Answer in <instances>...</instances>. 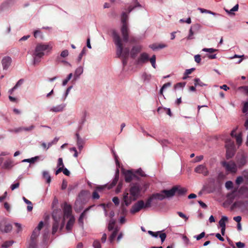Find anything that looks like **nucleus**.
<instances>
[{"label":"nucleus","mask_w":248,"mask_h":248,"mask_svg":"<svg viewBox=\"0 0 248 248\" xmlns=\"http://www.w3.org/2000/svg\"><path fill=\"white\" fill-rule=\"evenodd\" d=\"M113 41L116 46V55L118 57L123 58V63L125 66L127 62V59L129 55V47H124L122 40L119 34L115 31L112 33Z\"/></svg>","instance_id":"f257e3e1"},{"label":"nucleus","mask_w":248,"mask_h":248,"mask_svg":"<svg viewBox=\"0 0 248 248\" xmlns=\"http://www.w3.org/2000/svg\"><path fill=\"white\" fill-rule=\"evenodd\" d=\"M140 189L138 185H134L132 186L130 189V196L127 191H125L123 194V202L122 203L121 207L123 214L126 212L124 206H126L129 205L133 201H136L138 198L140 194Z\"/></svg>","instance_id":"f03ea898"},{"label":"nucleus","mask_w":248,"mask_h":248,"mask_svg":"<svg viewBox=\"0 0 248 248\" xmlns=\"http://www.w3.org/2000/svg\"><path fill=\"white\" fill-rule=\"evenodd\" d=\"M51 49V47L48 45L44 44H38L36 46L35 51L33 54L34 64H36L40 62V59L45 55V51L50 50Z\"/></svg>","instance_id":"7ed1b4c3"},{"label":"nucleus","mask_w":248,"mask_h":248,"mask_svg":"<svg viewBox=\"0 0 248 248\" xmlns=\"http://www.w3.org/2000/svg\"><path fill=\"white\" fill-rule=\"evenodd\" d=\"M128 15L126 12H123L121 16L122 26L121 28V32L124 42H127L129 38V29L127 23Z\"/></svg>","instance_id":"20e7f679"},{"label":"nucleus","mask_w":248,"mask_h":248,"mask_svg":"<svg viewBox=\"0 0 248 248\" xmlns=\"http://www.w3.org/2000/svg\"><path fill=\"white\" fill-rule=\"evenodd\" d=\"M62 214L61 211H53L52 217L54 220L52 225V234H55L58 231L59 227L60 222L62 220Z\"/></svg>","instance_id":"39448f33"},{"label":"nucleus","mask_w":248,"mask_h":248,"mask_svg":"<svg viewBox=\"0 0 248 248\" xmlns=\"http://www.w3.org/2000/svg\"><path fill=\"white\" fill-rule=\"evenodd\" d=\"M221 164L226 170L231 172H235L237 170V167L234 162L231 161L229 162L223 161Z\"/></svg>","instance_id":"423d86ee"},{"label":"nucleus","mask_w":248,"mask_h":248,"mask_svg":"<svg viewBox=\"0 0 248 248\" xmlns=\"http://www.w3.org/2000/svg\"><path fill=\"white\" fill-rule=\"evenodd\" d=\"M143 208H145L144 202L142 200H140L132 206L130 212L131 214H134Z\"/></svg>","instance_id":"0eeeda50"},{"label":"nucleus","mask_w":248,"mask_h":248,"mask_svg":"<svg viewBox=\"0 0 248 248\" xmlns=\"http://www.w3.org/2000/svg\"><path fill=\"white\" fill-rule=\"evenodd\" d=\"M123 173L124 175L125 181L127 183L130 182L134 178H137L136 174L131 170H126Z\"/></svg>","instance_id":"6e6552de"},{"label":"nucleus","mask_w":248,"mask_h":248,"mask_svg":"<svg viewBox=\"0 0 248 248\" xmlns=\"http://www.w3.org/2000/svg\"><path fill=\"white\" fill-rule=\"evenodd\" d=\"M195 172L198 173L202 174L204 176H207L209 174L207 168L204 165H200L194 169Z\"/></svg>","instance_id":"1a4fd4ad"},{"label":"nucleus","mask_w":248,"mask_h":248,"mask_svg":"<svg viewBox=\"0 0 248 248\" xmlns=\"http://www.w3.org/2000/svg\"><path fill=\"white\" fill-rule=\"evenodd\" d=\"M149 60V55L146 53H141L136 61L138 64H143L147 62Z\"/></svg>","instance_id":"9d476101"},{"label":"nucleus","mask_w":248,"mask_h":248,"mask_svg":"<svg viewBox=\"0 0 248 248\" xmlns=\"http://www.w3.org/2000/svg\"><path fill=\"white\" fill-rule=\"evenodd\" d=\"M12 62V59L9 56H5L3 58L1 61V63L3 69H7L10 66Z\"/></svg>","instance_id":"9b49d317"},{"label":"nucleus","mask_w":248,"mask_h":248,"mask_svg":"<svg viewBox=\"0 0 248 248\" xmlns=\"http://www.w3.org/2000/svg\"><path fill=\"white\" fill-rule=\"evenodd\" d=\"M63 210L64 217H71L72 213V207L70 205L68 204L66 202H65L64 203Z\"/></svg>","instance_id":"f8f14e48"},{"label":"nucleus","mask_w":248,"mask_h":248,"mask_svg":"<svg viewBox=\"0 0 248 248\" xmlns=\"http://www.w3.org/2000/svg\"><path fill=\"white\" fill-rule=\"evenodd\" d=\"M141 50V46H134L130 51L131 57L135 59L137 57L138 53L140 52Z\"/></svg>","instance_id":"ddd939ff"},{"label":"nucleus","mask_w":248,"mask_h":248,"mask_svg":"<svg viewBox=\"0 0 248 248\" xmlns=\"http://www.w3.org/2000/svg\"><path fill=\"white\" fill-rule=\"evenodd\" d=\"M176 189V187L173 186L170 190H162V192L164 193L165 198H169L173 197L175 194V190Z\"/></svg>","instance_id":"4468645a"},{"label":"nucleus","mask_w":248,"mask_h":248,"mask_svg":"<svg viewBox=\"0 0 248 248\" xmlns=\"http://www.w3.org/2000/svg\"><path fill=\"white\" fill-rule=\"evenodd\" d=\"M65 107L66 104H62L61 105L51 108L49 109V111L56 113L61 112L64 109Z\"/></svg>","instance_id":"2eb2a0df"},{"label":"nucleus","mask_w":248,"mask_h":248,"mask_svg":"<svg viewBox=\"0 0 248 248\" xmlns=\"http://www.w3.org/2000/svg\"><path fill=\"white\" fill-rule=\"evenodd\" d=\"M119 178V170L118 169L117 170L115 176L114 178L113 179L112 182L109 185H108V189H111L113 186H114L117 183Z\"/></svg>","instance_id":"dca6fc26"},{"label":"nucleus","mask_w":248,"mask_h":248,"mask_svg":"<svg viewBox=\"0 0 248 248\" xmlns=\"http://www.w3.org/2000/svg\"><path fill=\"white\" fill-rule=\"evenodd\" d=\"M173 187H176L177 189L175 190V194L176 193L177 195H184L187 191V189L186 188L182 187L180 186H175Z\"/></svg>","instance_id":"f3484780"},{"label":"nucleus","mask_w":248,"mask_h":248,"mask_svg":"<svg viewBox=\"0 0 248 248\" xmlns=\"http://www.w3.org/2000/svg\"><path fill=\"white\" fill-rule=\"evenodd\" d=\"M14 166V161L11 159H8L6 160L3 165V168L5 169L10 170Z\"/></svg>","instance_id":"a211bd4d"},{"label":"nucleus","mask_w":248,"mask_h":248,"mask_svg":"<svg viewBox=\"0 0 248 248\" xmlns=\"http://www.w3.org/2000/svg\"><path fill=\"white\" fill-rule=\"evenodd\" d=\"M76 136L77 138V145L78 146V148L79 150H81L83 147L84 141L83 140L79 137V135L78 133H76Z\"/></svg>","instance_id":"6ab92c4d"},{"label":"nucleus","mask_w":248,"mask_h":248,"mask_svg":"<svg viewBox=\"0 0 248 248\" xmlns=\"http://www.w3.org/2000/svg\"><path fill=\"white\" fill-rule=\"evenodd\" d=\"M91 207H89L87 208H86L80 215L79 218H78V223L83 226V219L85 217L86 213L89 210Z\"/></svg>","instance_id":"aec40b11"},{"label":"nucleus","mask_w":248,"mask_h":248,"mask_svg":"<svg viewBox=\"0 0 248 248\" xmlns=\"http://www.w3.org/2000/svg\"><path fill=\"white\" fill-rule=\"evenodd\" d=\"M74 222H75L74 217H71L66 224V229L68 231H70L71 230L72 228L74 223Z\"/></svg>","instance_id":"412c9836"},{"label":"nucleus","mask_w":248,"mask_h":248,"mask_svg":"<svg viewBox=\"0 0 248 248\" xmlns=\"http://www.w3.org/2000/svg\"><path fill=\"white\" fill-rule=\"evenodd\" d=\"M152 196L153 199H157L160 201L163 200L165 198L164 193H163L162 192V191H161L160 193H156L153 194Z\"/></svg>","instance_id":"4be33fe9"},{"label":"nucleus","mask_w":248,"mask_h":248,"mask_svg":"<svg viewBox=\"0 0 248 248\" xmlns=\"http://www.w3.org/2000/svg\"><path fill=\"white\" fill-rule=\"evenodd\" d=\"M167 46L165 44H154L149 46V47L153 50H156L158 49H162L166 47Z\"/></svg>","instance_id":"5701e85b"},{"label":"nucleus","mask_w":248,"mask_h":248,"mask_svg":"<svg viewBox=\"0 0 248 248\" xmlns=\"http://www.w3.org/2000/svg\"><path fill=\"white\" fill-rule=\"evenodd\" d=\"M12 229V226L11 225L8 224H6L3 227L1 226L0 227V230L2 232H10Z\"/></svg>","instance_id":"b1692460"},{"label":"nucleus","mask_w":248,"mask_h":248,"mask_svg":"<svg viewBox=\"0 0 248 248\" xmlns=\"http://www.w3.org/2000/svg\"><path fill=\"white\" fill-rule=\"evenodd\" d=\"M234 148L232 149H226V158L229 159L231 158L234 155Z\"/></svg>","instance_id":"393cba45"},{"label":"nucleus","mask_w":248,"mask_h":248,"mask_svg":"<svg viewBox=\"0 0 248 248\" xmlns=\"http://www.w3.org/2000/svg\"><path fill=\"white\" fill-rule=\"evenodd\" d=\"M225 147L226 149H231L234 148V142L230 139L227 140L226 141Z\"/></svg>","instance_id":"a878e982"},{"label":"nucleus","mask_w":248,"mask_h":248,"mask_svg":"<svg viewBox=\"0 0 248 248\" xmlns=\"http://www.w3.org/2000/svg\"><path fill=\"white\" fill-rule=\"evenodd\" d=\"M228 218L226 216H223L219 221V225L220 227H226L225 222L228 221Z\"/></svg>","instance_id":"bb28decb"},{"label":"nucleus","mask_w":248,"mask_h":248,"mask_svg":"<svg viewBox=\"0 0 248 248\" xmlns=\"http://www.w3.org/2000/svg\"><path fill=\"white\" fill-rule=\"evenodd\" d=\"M39 158V156H36L34 157H32L29 159H25L22 160L23 162H29L30 163H34L35 161L38 160Z\"/></svg>","instance_id":"cd10ccee"},{"label":"nucleus","mask_w":248,"mask_h":248,"mask_svg":"<svg viewBox=\"0 0 248 248\" xmlns=\"http://www.w3.org/2000/svg\"><path fill=\"white\" fill-rule=\"evenodd\" d=\"M235 137L236 138V141L237 144L240 146L242 142V133H240L239 134L235 135Z\"/></svg>","instance_id":"c85d7f7f"},{"label":"nucleus","mask_w":248,"mask_h":248,"mask_svg":"<svg viewBox=\"0 0 248 248\" xmlns=\"http://www.w3.org/2000/svg\"><path fill=\"white\" fill-rule=\"evenodd\" d=\"M43 177L44 178L46 179V183H50L51 182V177L48 173L46 171H44L43 172Z\"/></svg>","instance_id":"c756f323"},{"label":"nucleus","mask_w":248,"mask_h":248,"mask_svg":"<svg viewBox=\"0 0 248 248\" xmlns=\"http://www.w3.org/2000/svg\"><path fill=\"white\" fill-rule=\"evenodd\" d=\"M153 198H152V196L150 197L147 200L146 202V203H144V208H148L151 207V202H152V200H153Z\"/></svg>","instance_id":"7c9ffc66"},{"label":"nucleus","mask_w":248,"mask_h":248,"mask_svg":"<svg viewBox=\"0 0 248 248\" xmlns=\"http://www.w3.org/2000/svg\"><path fill=\"white\" fill-rule=\"evenodd\" d=\"M24 82V80L23 79H19L18 82L16 83V85L11 90V93H12V92H13L15 89H16L18 87L21 85Z\"/></svg>","instance_id":"2f4dec72"},{"label":"nucleus","mask_w":248,"mask_h":248,"mask_svg":"<svg viewBox=\"0 0 248 248\" xmlns=\"http://www.w3.org/2000/svg\"><path fill=\"white\" fill-rule=\"evenodd\" d=\"M40 232L38 231V230H36L35 229L33 231L31 235V239L32 241L35 240L37 237L39 235Z\"/></svg>","instance_id":"473e14b6"},{"label":"nucleus","mask_w":248,"mask_h":248,"mask_svg":"<svg viewBox=\"0 0 248 248\" xmlns=\"http://www.w3.org/2000/svg\"><path fill=\"white\" fill-rule=\"evenodd\" d=\"M14 243V242L13 241H5L2 245H1V247L2 248H8V247H9L10 246H11L13 243Z\"/></svg>","instance_id":"72a5a7b5"},{"label":"nucleus","mask_w":248,"mask_h":248,"mask_svg":"<svg viewBox=\"0 0 248 248\" xmlns=\"http://www.w3.org/2000/svg\"><path fill=\"white\" fill-rule=\"evenodd\" d=\"M161 110H164V111H165L166 112V113L168 115H169L170 116H171L172 114H171L170 108H162L161 107H159L157 108V112H159Z\"/></svg>","instance_id":"f704fd0d"},{"label":"nucleus","mask_w":248,"mask_h":248,"mask_svg":"<svg viewBox=\"0 0 248 248\" xmlns=\"http://www.w3.org/2000/svg\"><path fill=\"white\" fill-rule=\"evenodd\" d=\"M117 233H118V230L116 229L115 230L112 232V234H111V235L109 237V240L111 242H112L114 240V239L115 238Z\"/></svg>","instance_id":"c9c22d12"},{"label":"nucleus","mask_w":248,"mask_h":248,"mask_svg":"<svg viewBox=\"0 0 248 248\" xmlns=\"http://www.w3.org/2000/svg\"><path fill=\"white\" fill-rule=\"evenodd\" d=\"M194 80L195 82L194 84L196 86L199 85L202 87L205 85V84L202 82L199 78H195Z\"/></svg>","instance_id":"e433bc0d"},{"label":"nucleus","mask_w":248,"mask_h":248,"mask_svg":"<svg viewBox=\"0 0 248 248\" xmlns=\"http://www.w3.org/2000/svg\"><path fill=\"white\" fill-rule=\"evenodd\" d=\"M246 163V159L245 157H242L238 161L239 167H242Z\"/></svg>","instance_id":"4c0bfd02"},{"label":"nucleus","mask_w":248,"mask_h":248,"mask_svg":"<svg viewBox=\"0 0 248 248\" xmlns=\"http://www.w3.org/2000/svg\"><path fill=\"white\" fill-rule=\"evenodd\" d=\"M150 61V62L152 64V66L155 68V60H156V57L155 55H154L152 56V57L151 58V59L149 60Z\"/></svg>","instance_id":"58836bf2"},{"label":"nucleus","mask_w":248,"mask_h":248,"mask_svg":"<svg viewBox=\"0 0 248 248\" xmlns=\"http://www.w3.org/2000/svg\"><path fill=\"white\" fill-rule=\"evenodd\" d=\"M135 174L139 175L141 177H145L146 176V175L145 174L144 172L143 171H142V170L140 169L137 170L135 171Z\"/></svg>","instance_id":"ea45409f"},{"label":"nucleus","mask_w":248,"mask_h":248,"mask_svg":"<svg viewBox=\"0 0 248 248\" xmlns=\"http://www.w3.org/2000/svg\"><path fill=\"white\" fill-rule=\"evenodd\" d=\"M72 76H73L72 73L69 74L68 75V77H67V78L63 80L62 85L63 86H65V85H66V84L67 83L68 81L70 80V79L72 78Z\"/></svg>","instance_id":"a19ab883"},{"label":"nucleus","mask_w":248,"mask_h":248,"mask_svg":"<svg viewBox=\"0 0 248 248\" xmlns=\"http://www.w3.org/2000/svg\"><path fill=\"white\" fill-rule=\"evenodd\" d=\"M225 187L228 189L232 188L233 187L232 182L231 181H227L225 183Z\"/></svg>","instance_id":"79ce46f5"},{"label":"nucleus","mask_w":248,"mask_h":248,"mask_svg":"<svg viewBox=\"0 0 248 248\" xmlns=\"http://www.w3.org/2000/svg\"><path fill=\"white\" fill-rule=\"evenodd\" d=\"M170 86H171V83L170 82H167V83L164 84L160 90V93L162 94L163 90H164L165 89H166V88H167L168 87H170Z\"/></svg>","instance_id":"37998d69"},{"label":"nucleus","mask_w":248,"mask_h":248,"mask_svg":"<svg viewBox=\"0 0 248 248\" xmlns=\"http://www.w3.org/2000/svg\"><path fill=\"white\" fill-rule=\"evenodd\" d=\"M239 5L238 4L235 5L232 9H231L230 11L227 10H225V11L228 13L229 14H232V12L237 11L238 9Z\"/></svg>","instance_id":"c03bdc74"},{"label":"nucleus","mask_w":248,"mask_h":248,"mask_svg":"<svg viewBox=\"0 0 248 248\" xmlns=\"http://www.w3.org/2000/svg\"><path fill=\"white\" fill-rule=\"evenodd\" d=\"M200 25L198 24H196L191 26V28L195 32H198L200 29Z\"/></svg>","instance_id":"a18cd8bd"},{"label":"nucleus","mask_w":248,"mask_h":248,"mask_svg":"<svg viewBox=\"0 0 248 248\" xmlns=\"http://www.w3.org/2000/svg\"><path fill=\"white\" fill-rule=\"evenodd\" d=\"M115 221L113 220H110L108 223V230L110 231L113 229Z\"/></svg>","instance_id":"49530a36"},{"label":"nucleus","mask_w":248,"mask_h":248,"mask_svg":"<svg viewBox=\"0 0 248 248\" xmlns=\"http://www.w3.org/2000/svg\"><path fill=\"white\" fill-rule=\"evenodd\" d=\"M85 53L86 48L84 47L78 57V62H80L81 60L82 56L85 54Z\"/></svg>","instance_id":"de8ad7c7"},{"label":"nucleus","mask_w":248,"mask_h":248,"mask_svg":"<svg viewBox=\"0 0 248 248\" xmlns=\"http://www.w3.org/2000/svg\"><path fill=\"white\" fill-rule=\"evenodd\" d=\"M136 42L137 40L135 37L129 34L128 40L126 43L129 42L130 43H135Z\"/></svg>","instance_id":"09e8293b"},{"label":"nucleus","mask_w":248,"mask_h":248,"mask_svg":"<svg viewBox=\"0 0 248 248\" xmlns=\"http://www.w3.org/2000/svg\"><path fill=\"white\" fill-rule=\"evenodd\" d=\"M88 194V191L86 190H82L78 194V197L80 198H83Z\"/></svg>","instance_id":"8fccbe9b"},{"label":"nucleus","mask_w":248,"mask_h":248,"mask_svg":"<svg viewBox=\"0 0 248 248\" xmlns=\"http://www.w3.org/2000/svg\"><path fill=\"white\" fill-rule=\"evenodd\" d=\"M185 85H186L185 82H179L175 85L174 88L175 89L180 88H183L185 86Z\"/></svg>","instance_id":"3c124183"},{"label":"nucleus","mask_w":248,"mask_h":248,"mask_svg":"<svg viewBox=\"0 0 248 248\" xmlns=\"http://www.w3.org/2000/svg\"><path fill=\"white\" fill-rule=\"evenodd\" d=\"M202 51H205V52H208L210 53H212L215 51H217V50L216 49H214L213 48H204L202 49Z\"/></svg>","instance_id":"603ef678"},{"label":"nucleus","mask_w":248,"mask_h":248,"mask_svg":"<svg viewBox=\"0 0 248 248\" xmlns=\"http://www.w3.org/2000/svg\"><path fill=\"white\" fill-rule=\"evenodd\" d=\"M94 248H101V244L99 241L95 240L93 243Z\"/></svg>","instance_id":"864d4df0"},{"label":"nucleus","mask_w":248,"mask_h":248,"mask_svg":"<svg viewBox=\"0 0 248 248\" xmlns=\"http://www.w3.org/2000/svg\"><path fill=\"white\" fill-rule=\"evenodd\" d=\"M83 70L82 67H79L76 69V72H75V74L78 76H79L83 73Z\"/></svg>","instance_id":"5fc2aeb1"},{"label":"nucleus","mask_w":248,"mask_h":248,"mask_svg":"<svg viewBox=\"0 0 248 248\" xmlns=\"http://www.w3.org/2000/svg\"><path fill=\"white\" fill-rule=\"evenodd\" d=\"M248 111V102H246L244 103V106L242 109V111L244 113H246Z\"/></svg>","instance_id":"6e6d98bb"},{"label":"nucleus","mask_w":248,"mask_h":248,"mask_svg":"<svg viewBox=\"0 0 248 248\" xmlns=\"http://www.w3.org/2000/svg\"><path fill=\"white\" fill-rule=\"evenodd\" d=\"M160 233V232H154L151 231H148V233L151 235L152 236L155 237H157L158 235V234Z\"/></svg>","instance_id":"4d7b16f0"},{"label":"nucleus","mask_w":248,"mask_h":248,"mask_svg":"<svg viewBox=\"0 0 248 248\" xmlns=\"http://www.w3.org/2000/svg\"><path fill=\"white\" fill-rule=\"evenodd\" d=\"M58 167H62L64 168V165L63 163V160L62 158H59L58 160Z\"/></svg>","instance_id":"13d9d810"},{"label":"nucleus","mask_w":248,"mask_h":248,"mask_svg":"<svg viewBox=\"0 0 248 248\" xmlns=\"http://www.w3.org/2000/svg\"><path fill=\"white\" fill-rule=\"evenodd\" d=\"M34 128V126L33 125H31L29 127H23L20 128V129L22 130L29 131H31L32 129H33Z\"/></svg>","instance_id":"bf43d9fd"},{"label":"nucleus","mask_w":248,"mask_h":248,"mask_svg":"<svg viewBox=\"0 0 248 248\" xmlns=\"http://www.w3.org/2000/svg\"><path fill=\"white\" fill-rule=\"evenodd\" d=\"M194 32H195L193 30V29L190 28L189 30V33L187 37V39L191 40V39H193V35Z\"/></svg>","instance_id":"052dcab7"},{"label":"nucleus","mask_w":248,"mask_h":248,"mask_svg":"<svg viewBox=\"0 0 248 248\" xmlns=\"http://www.w3.org/2000/svg\"><path fill=\"white\" fill-rule=\"evenodd\" d=\"M112 202H114L115 205L118 206L120 203V200L118 197H114L112 198Z\"/></svg>","instance_id":"680f3d73"},{"label":"nucleus","mask_w":248,"mask_h":248,"mask_svg":"<svg viewBox=\"0 0 248 248\" xmlns=\"http://www.w3.org/2000/svg\"><path fill=\"white\" fill-rule=\"evenodd\" d=\"M19 185H20L19 182H16L14 184H12L10 188L12 190H14L16 188H18L19 187Z\"/></svg>","instance_id":"e2e57ef3"},{"label":"nucleus","mask_w":248,"mask_h":248,"mask_svg":"<svg viewBox=\"0 0 248 248\" xmlns=\"http://www.w3.org/2000/svg\"><path fill=\"white\" fill-rule=\"evenodd\" d=\"M43 226H44V222L42 221H41L39 223L38 226L35 229L36 230H38V231L39 232H40V231L42 229Z\"/></svg>","instance_id":"0e129e2a"},{"label":"nucleus","mask_w":248,"mask_h":248,"mask_svg":"<svg viewBox=\"0 0 248 248\" xmlns=\"http://www.w3.org/2000/svg\"><path fill=\"white\" fill-rule=\"evenodd\" d=\"M177 214L179 215V216L183 219H184L186 221L188 219V217L182 212H178Z\"/></svg>","instance_id":"69168bd1"},{"label":"nucleus","mask_w":248,"mask_h":248,"mask_svg":"<svg viewBox=\"0 0 248 248\" xmlns=\"http://www.w3.org/2000/svg\"><path fill=\"white\" fill-rule=\"evenodd\" d=\"M243 181V178L242 176H239L236 178V184L238 185L241 184Z\"/></svg>","instance_id":"338daca9"},{"label":"nucleus","mask_w":248,"mask_h":248,"mask_svg":"<svg viewBox=\"0 0 248 248\" xmlns=\"http://www.w3.org/2000/svg\"><path fill=\"white\" fill-rule=\"evenodd\" d=\"M236 245L237 248H243L245 247V244L241 242H237Z\"/></svg>","instance_id":"774afa93"}]
</instances>
